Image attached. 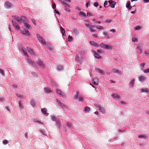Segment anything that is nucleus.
<instances>
[{
  "label": "nucleus",
  "instance_id": "a878e982",
  "mask_svg": "<svg viewBox=\"0 0 149 149\" xmlns=\"http://www.w3.org/2000/svg\"><path fill=\"white\" fill-rule=\"evenodd\" d=\"M47 110L45 108H43L41 109V111L44 114H46Z\"/></svg>",
  "mask_w": 149,
  "mask_h": 149
},
{
  "label": "nucleus",
  "instance_id": "423d86ee",
  "mask_svg": "<svg viewBox=\"0 0 149 149\" xmlns=\"http://www.w3.org/2000/svg\"><path fill=\"white\" fill-rule=\"evenodd\" d=\"M45 45L47 48L50 50H52L53 49V46H52L50 44L47 43L45 44Z\"/></svg>",
  "mask_w": 149,
  "mask_h": 149
},
{
  "label": "nucleus",
  "instance_id": "7ed1b4c3",
  "mask_svg": "<svg viewBox=\"0 0 149 149\" xmlns=\"http://www.w3.org/2000/svg\"><path fill=\"white\" fill-rule=\"evenodd\" d=\"M21 32L22 34L25 35L26 36H30V34L29 31L27 30H25L24 31H21Z\"/></svg>",
  "mask_w": 149,
  "mask_h": 149
},
{
  "label": "nucleus",
  "instance_id": "4c0bfd02",
  "mask_svg": "<svg viewBox=\"0 0 149 149\" xmlns=\"http://www.w3.org/2000/svg\"><path fill=\"white\" fill-rule=\"evenodd\" d=\"M116 2H115V3H112L111 4H110L111 7L112 8H114L115 7V6L116 5Z\"/></svg>",
  "mask_w": 149,
  "mask_h": 149
},
{
  "label": "nucleus",
  "instance_id": "f3484780",
  "mask_svg": "<svg viewBox=\"0 0 149 149\" xmlns=\"http://www.w3.org/2000/svg\"><path fill=\"white\" fill-rule=\"evenodd\" d=\"M56 93L62 96H64L65 95L64 93H63L61 91L58 89H56Z\"/></svg>",
  "mask_w": 149,
  "mask_h": 149
},
{
  "label": "nucleus",
  "instance_id": "4468645a",
  "mask_svg": "<svg viewBox=\"0 0 149 149\" xmlns=\"http://www.w3.org/2000/svg\"><path fill=\"white\" fill-rule=\"evenodd\" d=\"M14 19L16 20L19 23H21V18H20L18 17H16L15 16L14 17Z\"/></svg>",
  "mask_w": 149,
  "mask_h": 149
},
{
  "label": "nucleus",
  "instance_id": "de8ad7c7",
  "mask_svg": "<svg viewBox=\"0 0 149 149\" xmlns=\"http://www.w3.org/2000/svg\"><path fill=\"white\" fill-rule=\"evenodd\" d=\"M93 21L95 23H97L98 24H100L101 23V22L100 21H97L95 19H93Z\"/></svg>",
  "mask_w": 149,
  "mask_h": 149
},
{
  "label": "nucleus",
  "instance_id": "6ab92c4d",
  "mask_svg": "<svg viewBox=\"0 0 149 149\" xmlns=\"http://www.w3.org/2000/svg\"><path fill=\"white\" fill-rule=\"evenodd\" d=\"M95 69L97 71L99 72V73H102V74H104V72L102 70H101L100 69H98L96 68Z\"/></svg>",
  "mask_w": 149,
  "mask_h": 149
},
{
  "label": "nucleus",
  "instance_id": "cd10ccee",
  "mask_svg": "<svg viewBox=\"0 0 149 149\" xmlns=\"http://www.w3.org/2000/svg\"><path fill=\"white\" fill-rule=\"evenodd\" d=\"M138 137L139 138H143L144 139H146L147 138V136H144V135H141L139 136Z\"/></svg>",
  "mask_w": 149,
  "mask_h": 149
},
{
  "label": "nucleus",
  "instance_id": "bb28decb",
  "mask_svg": "<svg viewBox=\"0 0 149 149\" xmlns=\"http://www.w3.org/2000/svg\"><path fill=\"white\" fill-rule=\"evenodd\" d=\"M0 73L3 76H4L5 74L4 71L2 69H0Z\"/></svg>",
  "mask_w": 149,
  "mask_h": 149
},
{
  "label": "nucleus",
  "instance_id": "052dcab7",
  "mask_svg": "<svg viewBox=\"0 0 149 149\" xmlns=\"http://www.w3.org/2000/svg\"><path fill=\"white\" fill-rule=\"evenodd\" d=\"M108 2H109L110 4H111L112 3H115V1H112V0H109L108 1Z\"/></svg>",
  "mask_w": 149,
  "mask_h": 149
},
{
  "label": "nucleus",
  "instance_id": "473e14b6",
  "mask_svg": "<svg viewBox=\"0 0 149 149\" xmlns=\"http://www.w3.org/2000/svg\"><path fill=\"white\" fill-rule=\"evenodd\" d=\"M141 29V26H136L135 28V30H140Z\"/></svg>",
  "mask_w": 149,
  "mask_h": 149
},
{
  "label": "nucleus",
  "instance_id": "20e7f679",
  "mask_svg": "<svg viewBox=\"0 0 149 149\" xmlns=\"http://www.w3.org/2000/svg\"><path fill=\"white\" fill-rule=\"evenodd\" d=\"M56 101L58 103V105L62 108H65L66 107V106L65 105L63 104L60 101L58 100L57 99H56Z\"/></svg>",
  "mask_w": 149,
  "mask_h": 149
},
{
  "label": "nucleus",
  "instance_id": "a19ab883",
  "mask_svg": "<svg viewBox=\"0 0 149 149\" xmlns=\"http://www.w3.org/2000/svg\"><path fill=\"white\" fill-rule=\"evenodd\" d=\"M137 50L139 53L141 54V49L139 48V47H137Z\"/></svg>",
  "mask_w": 149,
  "mask_h": 149
},
{
  "label": "nucleus",
  "instance_id": "5701e85b",
  "mask_svg": "<svg viewBox=\"0 0 149 149\" xmlns=\"http://www.w3.org/2000/svg\"><path fill=\"white\" fill-rule=\"evenodd\" d=\"M60 30L63 34V35H65V29H63L62 27L61 26Z\"/></svg>",
  "mask_w": 149,
  "mask_h": 149
},
{
  "label": "nucleus",
  "instance_id": "e433bc0d",
  "mask_svg": "<svg viewBox=\"0 0 149 149\" xmlns=\"http://www.w3.org/2000/svg\"><path fill=\"white\" fill-rule=\"evenodd\" d=\"M90 108L88 107H86L85 108V110L86 111V112H88L89 111H90Z\"/></svg>",
  "mask_w": 149,
  "mask_h": 149
},
{
  "label": "nucleus",
  "instance_id": "49530a36",
  "mask_svg": "<svg viewBox=\"0 0 149 149\" xmlns=\"http://www.w3.org/2000/svg\"><path fill=\"white\" fill-rule=\"evenodd\" d=\"M67 126H68L70 128H71L72 127V126L71 125V124L70 123H67Z\"/></svg>",
  "mask_w": 149,
  "mask_h": 149
},
{
  "label": "nucleus",
  "instance_id": "7c9ffc66",
  "mask_svg": "<svg viewBox=\"0 0 149 149\" xmlns=\"http://www.w3.org/2000/svg\"><path fill=\"white\" fill-rule=\"evenodd\" d=\"M85 26L86 27H89V28H91V27H93V25H91L90 24H85Z\"/></svg>",
  "mask_w": 149,
  "mask_h": 149
},
{
  "label": "nucleus",
  "instance_id": "58836bf2",
  "mask_svg": "<svg viewBox=\"0 0 149 149\" xmlns=\"http://www.w3.org/2000/svg\"><path fill=\"white\" fill-rule=\"evenodd\" d=\"M3 143L4 145H6L8 143V141L6 140H4L3 141Z\"/></svg>",
  "mask_w": 149,
  "mask_h": 149
},
{
  "label": "nucleus",
  "instance_id": "a18cd8bd",
  "mask_svg": "<svg viewBox=\"0 0 149 149\" xmlns=\"http://www.w3.org/2000/svg\"><path fill=\"white\" fill-rule=\"evenodd\" d=\"M135 81V79H132L131 82L130 83V84H132V86H133V85Z\"/></svg>",
  "mask_w": 149,
  "mask_h": 149
},
{
  "label": "nucleus",
  "instance_id": "f704fd0d",
  "mask_svg": "<svg viewBox=\"0 0 149 149\" xmlns=\"http://www.w3.org/2000/svg\"><path fill=\"white\" fill-rule=\"evenodd\" d=\"M73 31H74V33L76 34H78L79 33L78 32L77 29H73Z\"/></svg>",
  "mask_w": 149,
  "mask_h": 149
},
{
  "label": "nucleus",
  "instance_id": "37998d69",
  "mask_svg": "<svg viewBox=\"0 0 149 149\" xmlns=\"http://www.w3.org/2000/svg\"><path fill=\"white\" fill-rule=\"evenodd\" d=\"M28 61L29 63L32 65L33 64V62L32 60L28 59Z\"/></svg>",
  "mask_w": 149,
  "mask_h": 149
},
{
  "label": "nucleus",
  "instance_id": "72a5a7b5",
  "mask_svg": "<svg viewBox=\"0 0 149 149\" xmlns=\"http://www.w3.org/2000/svg\"><path fill=\"white\" fill-rule=\"evenodd\" d=\"M148 89L147 88L146 89H141V91L142 92H148Z\"/></svg>",
  "mask_w": 149,
  "mask_h": 149
},
{
  "label": "nucleus",
  "instance_id": "0e129e2a",
  "mask_svg": "<svg viewBox=\"0 0 149 149\" xmlns=\"http://www.w3.org/2000/svg\"><path fill=\"white\" fill-rule=\"evenodd\" d=\"M87 16L89 17H90L91 16H93V15H92V14L89 13V12H87Z\"/></svg>",
  "mask_w": 149,
  "mask_h": 149
},
{
  "label": "nucleus",
  "instance_id": "9d476101",
  "mask_svg": "<svg viewBox=\"0 0 149 149\" xmlns=\"http://www.w3.org/2000/svg\"><path fill=\"white\" fill-rule=\"evenodd\" d=\"M6 7L8 8H10L12 6V5L8 2H6L5 3Z\"/></svg>",
  "mask_w": 149,
  "mask_h": 149
},
{
  "label": "nucleus",
  "instance_id": "4d7b16f0",
  "mask_svg": "<svg viewBox=\"0 0 149 149\" xmlns=\"http://www.w3.org/2000/svg\"><path fill=\"white\" fill-rule=\"evenodd\" d=\"M146 64L145 63H141L140 64V66L141 67H142L143 68L144 67L145 65H146Z\"/></svg>",
  "mask_w": 149,
  "mask_h": 149
},
{
  "label": "nucleus",
  "instance_id": "c85d7f7f",
  "mask_svg": "<svg viewBox=\"0 0 149 149\" xmlns=\"http://www.w3.org/2000/svg\"><path fill=\"white\" fill-rule=\"evenodd\" d=\"M87 51L86 50H81V54L82 55H84L85 54H86V53Z\"/></svg>",
  "mask_w": 149,
  "mask_h": 149
},
{
  "label": "nucleus",
  "instance_id": "9b49d317",
  "mask_svg": "<svg viewBox=\"0 0 149 149\" xmlns=\"http://www.w3.org/2000/svg\"><path fill=\"white\" fill-rule=\"evenodd\" d=\"M112 96L113 98L115 99H120V96L116 94H113L112 95Z\"/></svg>",
  "mask_w": 149,
  "mask_h": 149
},
{
  "label": "nucleus",
  "instance_id": "3c124183",
  "mask_svg": "<svg viewBox=\"0 0 149 149\" xmlns=\"http://www.w3.org/2000/svg\"><path fill=\"white\" fill-rule=\"evenodd\" d=\"M39 41L41 43H43V44L44 45H45V44L46 43L45 41L43 39V40H41Z\"/></svg>",
  "mask_w": 149,
  "mask_h": 149
},
{
  "label": "nucleus",
  "instance_id": "393cba45",
  "mask_svg": "<svg viewBox=\"0 0 149 149\" xmlns=\"http://www.w3.org/2000/svg\"><path fill=\"white\" fill-rule=\"evenodd\" d=\"M45 91L47 93L52 92L48 88H46L45 89Z\"/></svg>",
  "mask_w": 149,
  "mask_h": 149
},
{
  "label": "nucleus",
  "instance_id": "338daca9",
  "mask_svg": "<svg viewBox=\"0 0 149 149\" xmlns=\"http://www.w3.org/2000/svg\"><path fill=\"white\" fill-rule=\"evenodd\" d=\"M145 54L146 56H149V51H147L145 52Z\"/></svg>",
  "mask_w": 149,
  "mask_h": 149
},
{
  "label": "nucleus",
  "instance_id": "c9c22d12",
  "mask_svg": "<svg viewBox=\"0 0 149 149\" xmlns=\"http://www.w3.org/2000/svg\"><path fill=\"white\" fill-rule=\"evenodd\" d=\"M97 52L99 54H101L103 53V51L101 49H98L97 50Z\"/></svg>",
  "mask_w": 149,
  "mask_h": 149
},
{
  "label": "nucleus",
  "instance_id": "412c9836",
  "mask_svg": "<svg viewBox=\"0 0 149 149\" xmlns=\"http://www.w3.org/2000/svg\"><path fill=\"white\" fill-rule=\"evenodd\" d=\"M130 3L129 2H127L126 4V7L127 8H129V9H130L132 7L130 6Z\"/></svg>",
  "mask_w": 149,
  "mask_h": 149
},
{
  "label": "nucleus",
  "instance_id": "e2e57ef3",
  "mask_svg": "<svg viewBox=\"0 0 149 149\" xmlns=\"http://www.w3.org/2000/svg\"><path fill=\"white\" fill-rule=\"evenodd\" d=\"M62 67L61 66H58L57 68L58 70H61L62 69Z\"/></svg>",
  "mask_w": 149,
  "mask_h": 149
},
{
  "label": "nucleus",
  "instance_id": "ddd939ff",
  "mask_svg": "<svg viewBox=\"0 0 149 149\" xmlns=\"http://www.w3.org/2000/svg\"><path fill=\"white\" fill-rule=\"evenodd\" d=\"M79 15L81 17H83V18L84 19H85L86 18V15L82 11H81L80 12Z\"/></svg>",
  "mask_w": 149,
  "mask_h": 149
},
{
  "label": "nucleus",
  "instance_id": "5fc2aeb1",
  "mask_svg": "<svg viewBox=\"0 0 149 149\" xmlns=\"http://www.w3.org/2000/svg\"><path fill=\"white\" fill-rule=\"evenodd\" d=\"M51 118L52 120L53 121H54L56 120V117L55 116H52L51 117Z\"/></svg>",
  "mask_w": 149,
  "mask_h": 149
},
{
  "label": "nucleus",
  "instance_id": "8fccbe9b",
  "mask_svg": "<svg viewBox=\"0 0 149 149\" xmlns=\"http://www.w3.org/2000/svg\"><path fill=\"white\" fill-rule=\"evenodd\" d=\"M18 104H19V107H20L21 108H23V106H22V104L21 102L20 101H19V102Z\"/></svg>",
  "mask_w": 149,
  "mask_h": 149
},
{
  "label": "nucleus",
  "instance_id": "774afa93",
  "mask_svg": "<svg viewBox=\"0 0 149 149\" xmlns=\"http://www.w3.org/2000/svg\"><path fill=\"white\" fill-rule=\"evenodd\" d=\"M56 7V5L55 3H54L53 4L52 8L53 9H54Z\"/></svg>",
  "mask_w": 149,
  "mask_h": 149
},
{
  "label": "nucleus",
  "instance_id": "ea45409f",
  "mask_svg": "<svg viewBox=\"0 0 149 149\" xmlns=\"http://www.w3.org/2000/svg\"><path fill=\"white\" fill-rule=\"evenodd\" d=\"M72 37L70 36H69L68 38V41H70L72 40Z\"/></svg>",
  "mask_w": 149,
  "mask_h": 149
},
{
  "label": "nucleus",
  "instance_id": "bf43d9fd",
  "mask_svg": "<svg viewBox=\"0 0 149 149\" xmlns=\"http://www.w3.org/2000/svg\"><path fill=\"white\" fill-rule=\"evenodd\" d=\"M96 27L98 29H102L103 28V27L102 26H96Z\"/></svg>",
  "mask_w": 149,
  "mask_h": 149
},
{
  "label": "nucleus",
  "instance_id": "2f4dec72",
  "mask_svg": "<svg viewBox=\"0 0 149 149\" xmlns=\"http://www.w3.org/2000/svg\"><path fill=\"white\" fill-rule=\"evenodd\" d=\"M69 7H68V6H67L66 5L64 7V9L65 10H66V11H67L68 12H69L70 11V10L69 8Z\"/></svg>",
  "mask_w": 149,
  "mask_h": 149
},
{
  "label": "nucleus",
  "instance_id": "864d4df0",
  "mask_svg": "<svg viewBox=\"0 0 149 149\" xmlns=\"http://www.w3.org/2000/svg\"><path fill=\"white\" fill-rule=\"evenodd\" d=\"M57 124L59 127H60V121L59 120H57L56 121Z\"/></svg>",
  "mask_w": 149,
  "mask_h": 149
},
{
  "label": "nucleus",
  "instance_id": "aec40b11",
  "mask_svg": "<svg viewBox=\"0 0 149 149\" xmlns=\"http://www.w3.org/2000/svg\"><path fill=\"white\" fill-rule=\"evenodd\" d=\"M139 81H143L145 79L146 77L143 76L141 75L139 77Z\"/></svg>",
  "mask_w": 149,
  "mask_h": 149
},
{
  "label": "nucleus",
  "instance_id": "680f3d73",
  "mask_svg": "<svg viewBox=\"0 0 149 149\" xmlns=\"http://www.w3.org/2000/svg\"><path fill=\"white\" fill-rule=\"evenodd\" d=\"M94 5L95 7H97L98 6V3L97 2H95L94 3Z\"/></svg>",
  "mask_w": 149,
  "mask_h": 149
},
{
  "label": "nucleus",
  "instance_id": "603ef678",
  "mask_svg": "<svg viewBox=\"0 0 149 149\" xmlns=\"http://www.w3.org/2000/svg\"><path fill=\"white\" fill-rule=\"evenodd\" d=\"M89 30L90 31L92 32H94L95 31V29H93L92 27H91L89 28Z\"/></svg>",
  "mask_w": 149,
  "mask_h": 149
},
{
  "label": "nucleus",
  "instance_id": "1a4fd4ad",
  "mask_svg": "<svg viewBox=\"0 0 149 149\" xmlns=\"http://www.w3.org/2000/svg\"><path fill=\"white\" fill-rule=\"evenodd\" d=\"M27 49L30 54L32 55L33 54V52L32 49L30 47H27Z\"/></svg>",
  "mask_w": 149,
  "mask_h": 149
},
{
  "label": "nucleus",
  "instance_id": "13d9d810",
  "mask_svg": "<svg viewBox=\"0 0 149 149\" xmlns=\"http://www.w3.org/2000/svg\"><path fill=\"white\" fill-rule=\"evenodd\" d=\"M12 86L13 87V88L15 89L16 90L17 89V86L16 85H12Z\"/></svg>",
  "mask_w": 149,
  "mask_h": 149
},
{
  "label": "nucleus",
  "instance_id": "a211bd4d",
  "mask_svg": "<svg viewBox=\"0 0 149 149\" xmlns=\"http://www.w3.org/2000/svg\"><path fill=\"white\" fill-rule=\"evenodd\" d=\"M98 80L97 78H95L93 79V84L97 85L98 84Z\"/></svg>",
  "mask_w": 149,
  "mask_h": 149
},
{
  "label": "nucleus",
  "instance_id": "0eeeda50",
  "mask_svg": "<svg viewBox=\"0 0 149 149\" xmlns=\"http://www.w3.org/2000/svg\"><path fill=\"white\" fill-rule=\"evenodd\" d=\"M93 52L94 54V56L95 58L100 59H102L103 58L102 56L99 55L95 51H93Z\"/></svg>",
  "mask_w": 149,
  "mask_h": 149
},
{
  "label": "nucleus",
  "instance_id": "39448f33",
  "mask_svg": "<svg viewBox=\"0 0 149 149\" xmlns=\"http://www.w3.org/2000/svg\"><path fill=\"white\" fill-rule=\"evenodd\" d=\"M12 22L13 24V26H14L15 28L17 31H19V27L17 23L15 22L12 20Z\"/></svg>",
  "mask_w": 149,
  "mask_h": 149
},
{
  "label": "nucleus",
  "instance_id": "79ce46f5",
  "mask_svg": "<svg viewBox=\"0 0 149 149\" xmlns=\"http://www.w3.org/2000/svg\"><path fill=\"white\" fill-rule=\"evenodd\" d=\"M112 22V20L111 19H107L106 20L105 22L107 23H110Z\"/></svg>",
  "mask_w": 149,
  "mask_h": 149
},
{
  "label": "nucleus",
  "instance_id": "2eb2a0df",
  "mask_svg": "<svg viewBox=\"0 0 149 149\" xmlns=\"http://www.w3.org/2000/svg\"><path fill=\"white\" fill-rule=\"evenodd\" d=\"M21 21L22 20V22H24V24L25 23H26V18L24 16H22L21 17Z\"/></svg>",
  "mask_w": 149,
  "mask_h": 149
},
{
  "label": "nucleus",
  "instance_id": "c03bdc74",
  "mask_svg": "<svg viewBox=\"0 0 149 149\" xmlns=\"http://www.w3.org/2000/svg\"><path fill=\"white\" fill-rule=\"evenodd\" d=\"M75 60L76 61H78L79 62H80V61L81 60V58H80L79 57H78L77 56L76 58H75Z\"/></svg>",
  "mask_w": 149,
  "mask_h": 149
},
{
  "label": "nucleus",
  "instance_id": "4be33fe9",
  "mask_svg": "<svg viewBox=\"0 0 149 149\" xmlns=\"http://www.w3.org/2000/svg\"><path fill=\"white\" fill-rule=\"evenodd\" d=\"M24 25L27 28L29 29H31V27L30 25L28 24L27 22L25 23L24 24Z\"/></svg>",
  "mask_w": 149,
  "mask_h": 149
},
{
  "label": "nucleus",
  "instance_id": "69168bd1",
  "mask_svg": "<svg viewBox=\"0 0 149 149\" xmlns=\"http://www.w3.org/2000/svg\"><path fill=\"white\" fill-rule=\"evenodd\" d=\"M144 72L145 73H149V68L145 70L144 71Z\"/></svg>",
  "mask_w": 149,
  "mask_h": 149
},
{
  "label": "nucleus",
  "instance_id": "f03ea898",
  "mask_svg": "<svg viewBox=\"0 0 149 149\" xmlns=\"http://www.w3.org/2000/svg\"><path fill=\"white\" fill-rule=\"evenodd\" d=\"M79 91H77L76 94L75 95V98L76 100L78 99L79 102H83L84 101L83 98L79 95Z\"/></svg>",
  "mask_w": 149,
  "mask_h": 149
},
{
  "label": "nucleus",
  "instance_id": "b1692460",
  "mask_svg": "<svg viewBox=\"0 0 149 149\" xmlns=\"http://www.w3.org/2000/svg\"><path fill=\"white\" fill-rule=\"evenodd\" d=\"M112 70L113 71V72L114 73L119 74L120 73V72H119V71L118 70L115 68H113V69Z\"/></svg>",
  "mask_w": 149,
  "mask_h": 149
},
{
  "label": "nucleus",
  "instance_id": "6e6552de",
  "mask_svg": "<svg viewBox=\"0 0 149 149\" xmlns=\"http://www.w3.org/2000/svg\"><path fill=\"white\" fill-rule=\"evenodd\" d=\"M90 43L91 45H93L95 47H98L99 46V44L95 42L94 41H90Z\"/></svg>",
  "mask_w": 149,
  "mask_h": 149
},
{
  "label": "nucleus",
  "instance_id": "f8f14e48",
  "mask_svg": "<svg viewBox=\"0 0 149 149\" xmlns=\"http://www.w3.org/2000/svg\"><path fill=\"white\" fill-rule=\"evenodd\" d=\"M38 65L42 68H44V65L41 61L39 60L38 62Z\"/></svg>",
  "mask_w": 149,
  "mask_h": 149
},
{
  "label": "nucleus",
  "instance_id": "f257e3e1",
  "mask_svg": "<svg viewBox=\"0 0 149 149\" xmlns=\"http://www.w3.org/2000/svg\"><path fill=\"white\" fill-rule=\"evenodd\" d=\"M100 46L102 48L110 50H112V47L111 45H107L105 44L101 43L100 45Z\"/></svg>",
  "mask_w": 149,
  "mask_h": 149
},
{
  "label": "nucleus",
  "instance_id": "09e8293b",
  "mask_svg": "<svg viewBox=\"0 0 149 149\" xmlns=\"http://www.w3.org/2000/svg\"><path fill=\"white\" fill-rule=\"evenodd\" d=\"M31 103L32 105L33 106H34V107L35 106H36L35 104V102H34V101L31 100Z\"/></svg>",
  "mask_w": 149,
  "mask_h": 149
},
{
  "label": "nucleus",
  "instance_id": "dca6fc26",
  "mask_svg": "<svg viewBox=\"0 0 149 149\" xmlns=\"http://www.w3.org/2000/svg\"><path fill=\"white\" fill-rule=\"evenodd\" d=\"M98 108L99 110H100L101 112H102V113H105V111L104 109L101 106H98Z\"/></svg>",
  "mask_w": 149,
  "mask_h": 149
},
{
  "label": "nucleus",
  "instance_id": "c756f323",
  "mask_svg": "<svg viewBox=\"0 0 149 149\" xmlns=\"http://www.w3.org/2000/svg\"><path fill=\"white\" fill-rule=\"evenodd\" d=\"M37 37L39 40V41H40L41 40H43V38H42L39 35L37 34Z\"/></svg>",
  "mask_w": 149,
  "mask_h": 149
},
{
  "label": "nucleus",
  "instance_id": "6e6d98bb",
  "mask_svg": "<svg viewBox=\"0 0 149 149\" xmlns=\"http://www.w3.org/2000/svg\"><path fill=\"white\" fill-rule=\"evenodd\" d=\"M61 2L62 4L65 5L68 7H69V6L68 4H66L65 2L62 1H61Z\"/></svg>",
  "mask_w": 149,
  "mask_h": 149
}]
</instances>
